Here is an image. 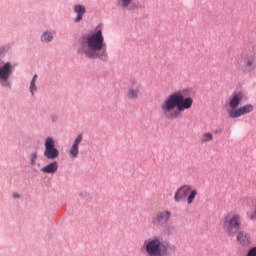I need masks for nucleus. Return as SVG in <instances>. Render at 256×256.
I'll return each instance as SVG.
<instances>
[{"mask_svg": "<svg viewBox=\"0 0 256 256\" xmlns=\"http://www.w3.org/2000/svg\"><path fill=\"white\" fill-rule=\"evenodd\" d=\"M190 90L182 89L171 93L160 104V112L165 119H177L187 109L193 107V98L189 97Z\"/></svg>", "mask_w": 256, "mask_h": 256, "instance_id": "obj_1", "label": "nucleus"}, {"mask_svg": "<svg viewBox=\"0 0 256 256\" xmlns=\"http://www.w3.org/2000/svg\"><path fill=\"white\" fill-rule=\"evenodd\" d=\"M79 55H85L88 59H107V45L103 38V31L96 30L94 33L80 39L77 47Z\"/></svg>", "mask_w": 256, "mask_h": 256, "instance_id": "obj_2", "label": "nucleus"}, {"mask_svg": "<svg viewBox=\"0 0 256 256\" xmlns=\"http://www.w3.org/2000/svg\"><path fill=\"white\" fill-rule=\"evenodd\" d=\"M222 229L228 237H235L241 247H249L251 245V234L241 229V214L237 212H229L222 219Z\"/></svg>", "mask_w": 256, "mask_h": 256, "instance_id": "obj_3", "label": "nucleus"}, {"mask_svg": "<svg viewBox=\"0 0 256 256\" xmlns=\"http://www.w3.org/2000/svg\"><path fill=\"white\" fill-rule=\"evenodd\" d=\"M144 249L147 256H167L169 249L159 237L149 238L144 242Z\"/></svg>", "mask_w": 256, "mask_h": 256, "instance_id": "obj_4", "label": "nucleus"}, {"mask_svg": "<svg viewBox=\"0 0 256 256\" xmlns=\"http://www.w3.org/2000/svg\"><path fill=\"white\" fill-rule=\"evenodd\" d=\"M44 157L48 161H54L59 157V150L55 147V139L48 137L44 143Z\"/></svg>", "mask_w": 256, "mask_h": 256, "instance_id": "obj_5", "label": "nucleus"}, {"mask_svg": "<svg viewBox=\"0 0 256 256\" xmlns=\"http://www.w3.org/2000/svg\"><path fill=\"white\" fill-rule=\"evenodd\" d=\"M244 75H251L256 71V54L249 55L244 59V65L241 66Z\"/></svg>", "mask_w": 256, "mask_h": 256, "instance_id": "obj_6", "label": "nucleus"}, {"mask_svg": "<svg viewBox=\"0 0 256 256\" xmlns=\"http://www.w3.org/2000/svg\"><path fill=\"white\" fill-rule=\"evenodd\" d=\"M141 95V84L135 80L130 81L126 97L130 101H137Z\"/></svg>", "mask_w": 256, "mask_h": 256, "instance_id": "obj_7", "label": "nucleus"}, {"mask_svg": "<svg viewBox=\"0 0 256 256\" xmlns=\"http://www.w3.org/2000/svg\"><path fill=\"white\" fill-rule=\"evenodd\" d=\"M253 109L254 107L252 104H245L244 106H241L236 110H229L228 117L230 119H239V117H243V115L252 113Z\"/></svg>", "mask_w": 256, "mask_h": 256, "instance_id": "obj_8", "label": "nucleus"}, {"mask_svg": "<svg viewBox=\"0 0 256 256\" xmlns=\"http://www.w3.org/2000/svg\"><path fill=\"white\" fill-rule=\"evenodd\" d=\"M243 101H247V97L243 92H235L229 98L228 105L230 107V111L237 110L239 105L243 103Z\"/></svg>", "mask_w": 256, "mask_h": 256, "instance_id": "obj_9", "label": "nucleus"}, {"mask_svg": "<svg viewBox=\"0 0 256 256\" xmlns=\"http://www.w3.org/2000/svg\"><path fill=\"white\" fill-rule=\"evenodd\" d=\"M12 73L13 66H11V63L7 62L3 67H0V79L4 81L2 82L3 87H11V84L7 82Z\"/></svg>", "mask_w": 256, "mask_h": 256, "instance_id": "obj_10", "label": "nucleus"}, {"mask_svg": "<svg viewBox=\"0 0 256 256\" xmlns=\"http://www.w3.org/2000/svg\"><path fill=\"white\" fill-rule=\"evenodd\" d=\"M170 219H171V211H159L152 218V224L153 225H166V223H169Z\"/></svg>", "mask_w": 256, "mask_h": 256, "instance_id": "obj_11", "label": "nucleus"}, {"mask_svg": "<svg viewBox=\"0 0 256 256\" xmlns=\"http://www.w3.org/2000/svg\"><path fill=\"white\" fill-rule=\"evenodd\" d=\"M189 191H191V185H183L178 188L174 194V201L176 203H181L184 199H187L189 195Z\"/></svg>", "mask_w": 256, "mask_h": 256, "instance_id": "obj_12", "label": "nucleus"}, {"mask_svg": "<svg viewBox=\"0 0 256 256\" xmlns=\"http://www.w3.org/2000/svg\"><path fill=\"white\" fill-rule=\"evenodd\" d=\"M81 141H83V134H79L76 137L69 150V155L71 159H77V157H79V145H81Z\"/></svg>", "mask_w": 256, "mask_h": 256, "instance_id": "obj_13", "label": "nucleus"}, {"mask_svg": "<svg viewBox=\"0 0 256 256\" xmlns=\"http://www.w3.org/2000/svg\"><path fill=\"white\" fill-rule=\"evenodd\" d=\"M246 216L250 221H256V202H248L246 208Z\"/></svg>", "mask_w": 256, "mask_h": 256, "instance_id": "obj_14", "label": "nucleus"}, {"mask_svg": "<svg viewBox=\"0 0 256 256\" xmlns=\"http://www.w3.org/2000/svg\"><path fill=\"white\" fill-rule=\"evenodd\" d=\"M57 169H59V163L52 162V163L44 166L43 168H41V172L48 173V174L52 175L53 173H57Z\"/></svg>", "mask_w": 256, "mask_h": 256, "instance_id": "obj_15", "label": "nucleus"}, {"mask_svg": "<svg viewBox=\"0 0 256 256\" xmlns=\"http://www.w3.org/2000/svg\"><path fill=\"white\" fill-rule=\"evenodd\" d=\"M74 11L77 13V17L75 19L76 23H79V21H81V19H83V15H85V12L87 11L85 9V6L81 5V4H77L74 6Z\"/></svg>", "mask_w": 256, "mask_h": 256, "instance_id": "obj_16", "label": "nucleus"}, {"mask_svg": "<svg viewBox=\"0 0 256 256\" xmlns=\"http://www.w3.org/2000/svg\"><path fill=\"white\" fill-rule=\"evenodd\" d=\"M197 195H199V192L193 186H191L188 196L186 197L187 205H193V201H195Z\"/></svg>", "mask_w": 256, "mask_h": 256, "instance_id": "obj_17", "label": "nucleus"}, {"mask_svg": "<svg viewBox=\"0 0 256 256\" xmlns=\"http://www.w3.org/2000/svg\"><path fill=\"white\" fill-rule=\"evenodd\" d=\"M209 141H213V133L206 132L201 136V143H209Z\"/></svg>", "mask_w": 256, "mask_h": 256, "instance_id": "obj_18", "label": "nucleus"}, {"mask_svg": "<svg viewBox=\"0 0 256 256\" xmlns=\"http://www.w3.org/2000/svg\"><path fill=\"white\" fill-rule=\"evenodd\" d=\"M37 77V74H35L30 83V92L32 95H35V91H37V85L35 84L37 83Z\"/></svg>", "mask_w": 256, "mask_h": 256, "instance_id": "obj_19", "label": "nucleus"}, {"mask_svg": "<svg viewBox=\"0 0 256 256\" xmlns=\"http://www.w3.org/2000/svg\"><path fill=\"white\" fill-rule=\"evenodd\" d=\"M132 3L133 0H118V7L121 9H127Z\"/></svg>", "mask_w": 256, "mask_h": 256, "instance_id": "obj_20", "label": "nucleus"}, {"mask_svg": "<svg viewBox=\"0 0 256 256\" xmlns=\"http://www.w3.org/2000/svg\"><path fill=\"white\" fill-rule=\"evenodd\" d=\"M41 41H44L46 43H49L50 41H53V34H51L50 32H45L41 36Z\"/></svg>", "mask_w": 256, "mask_h": 256, "instance_id": "obj_21", "label": "nucleus"}, {"mask_svg": "<svg viewBox=\"0 0 256 256\" xmlns=\"http://www.w3.org/2000/svg\"><path fill=\"white\" fill-rule=\"evenodd\" d=\"M31 165H35L37 163V152H33L30 156Z\"/></svg>", "mask_w": 256, "mask_h": 256, "instance_id": "obj_22", "label": "nucleus"}, {"mask_svg": "<svg viewBox=\"0 0 256 256\" xmlns=\"http://www.w3.org/2000/svg\"><path fill=\"white\" fill-rule=\"evenodd\" d=\"M246 256H256V247L250 248Z\"/></svg>", "mask_w": 256, "mask_h": 256, "instance_id": "obj_23", "label": "nucleus"}, {"mask_svg": "<svg viewBox=\"0 0 256 256\" xmlns=\"http://www.w3.org/2000/svg\"><path fill=\"white\" fill-rule=\"evenodd\" d=\"M13 197H14V199H19V194L14 193V194H13Z\"/></svg>", "mask_w": 256, "mask_h": 256, "instance_id": "obj_24", "label": "nucleus"}]
</instances>
